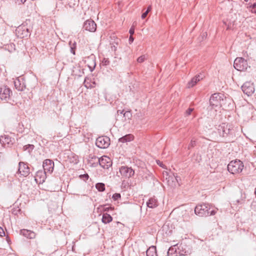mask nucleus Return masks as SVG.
<instances>
[{"label": "nucleus", "instance_id": "f257e3e1", "mask_svg": "<svg viewBox=\"0 0 256 256\" xmlns=\"http://www.w3.org/2000/svg\"><path fill=\"white\" fill-rule=\"evenodd\" d=\"M218 210V208L216 210L213 208L212 206L208 204H203L196 206L194 212L200 216H208L214 215Z\"/></svg>", "mask_w": 256, "mask_h": 256}, {"label": "nucleus", "instance_id": "f03ea898", "mask_svg": "<svg viewBox=\"0 0 256 256\" xmlns=\"http://www.w3.org/2000/svg\"><path fill=\"white\" fill-rule=\"evenodd\" d=\"M226 98L223 94L216 93L210 98V105L213 108H220L224 104Z\"/></svg>", "mask_w": 256, "mask_h": 256}, {"label": "nucleus", "instance_id": "7ed1b4c3", "mask_svg": "<svg viewBox=\"0 0 256 256\" xmlns=\"http://www.w3.org/2000/svg\"><path fill=\"white\" fill-rule=\"evenodd\" d=\"M243 168V163L240 160H232L228 165V170L232 174L241 172Z\"/></svg>", "mask_w": 256, "mask_h": 256}, {"label": "nucleus", "instance_id": "20e7f679", "mask_svg": "<svg viewBox=\"0 0 256 256\" xmlns=\"http://www.w3.org/2000/svg\"><path fill=\"white\" fill-rule=\"evenodd\" d=\"M234 66L238 70L244 71L247 69L248 64L244 58H237L234 61Z\"/></svg>", "mask_w": 256, "mask_h": 256}, {"label": "nucleus", "instance_id": "39448f33", "mask_svg": "<svg viewBox=\"0 0 256 256\" xmlns=\"http://www.w3.org/2000/svg\"><path fill=\"white\" fill-rule=\"evenodd\" d=\"M12 92L7 86H3L0 88V98L6 102L10 99Z\"/></svg>", "mask_w": 256, "mask_h": 256}, {"label": "nucleus", "instance_id": "423d86ee", "mask_svg": "<svg viewBox=\"0 0 256 256\" xmlns=\"http://www.w3.org/2000/svg\"><path fill=\"white\" fill-rule=\"evenodd\" d=\"M120 172L124 178H129L134 174V171L131 168L122 166L120 168Z\"/></svg>", "mask_w": 256, "mask_h": 256}, {"label": "nucleus", "instance_id": "0eeeda50", "mask_svg": "<svg viewBox=\"0 0 256 256\" xmlns=\"http://www.w3.org/2000/svg\"><path fill=\"white\" fill-rule=\"evenodd\" d=\"M241 88L244 93L248 96L251 95L254 91L253 84L250 82H246L244 83Z\"/></svg>", "mask_w": 256, "mask_h": 256}, {"label": "nucleus", "instance_id": "6e6552de", "mask_svg": "<svg viewBox=\"0 0 256 256\" xmlns=\"http://www.w3.org/2000/svg\"><path fill=\"white\" fill-rule=\"evenodd\" d=\"M18 172L21 176L26 177L30 174V168L27 164L24 162H20Z\"/></svg>", "mask_w": 256, "mask_h": 256}, {"label": "nucleus", "instance_id": "1a4fd4ad", "mask_svg": "<svg viewBox=\"0 0 256 256\" xmlns=\"http://www.w3.org/2000/svg\"><path fill=\"white\" fill-rule=\"evenodd\" d=\"M83 28L90 32H94L96 30V24L93 20H88L84 22Z\"/></svg>", "mask_w": 256, "mask_h": 256}, {"label": "nucleus", "instance_id": "9d476101", "mask_svg": "<svg viewBox=\"0 0 256 256\" xmlns=\"http://www.w3.org/2000/svg\"><path fill=\"white\" fill-rule=\"evenodd\" d=\"M54 167V162L49 159H47L44 160L43 162V168L45 174L50 173L52 172Z\"/></svg>", "mask_w": 256, "mask_h": 256}, {"label": "nucleus", "instance_id": "9b49d317", "mask_svg": "<svg viewBox=\"0 0 256 256\" xmlns=\"http://www.w3.org/2000/svg\"><path fill=\"white\" fill-rule=\"evenodd\" d=\"M16 31L18 36L20 38L27 36L29 33L28 28L24 25L18 26Z\"/></svg>", "mask_w": 256, "mask_h": 256}, {"label": "nucleus", "instance_id": "f8f14e48", "mask_svg": "<svg viewBox=\"0 0 256 256\" xmlns=\"http://www.w3.org/2000/svg\"><path fill=\"white\" fill-rule=\"evenodd\" d=\"M184 254L183 253L180 252L177 244L170 247L167 252V256H180Z\"/></svg>", "mask_w": 256, "mask_h": 256}, {"label": "nucleus", "instance_id": "ddd939ff", "mask_svg": "<svg viewBox=\"0 0 256 256\" xmlns=\"http://www.w3.org/2000/svg\"><path fill=\"white\" fill-rule=\"evenodd\" d=\"M100 165L104 168H108L112 165L110 158L106 156H103L98 158Z\"/></svg>", "mask_w": 256, "mask_h": 256}, {"label": "nucleus", "instance_id": "4468645a", "mask_svg": "<svg viewBox=\"0 0 256 256\" xmlns=\"http://www.w3.org/2000/svg\"><path fill=\"white\" fill-rule=\"evenodd\" d=\"M14 86L19 91H22L26 88V86L23 82L22 78H18L14 82Z\"/></svg>", "mask_w": 256, "mask_h": 256}, {"label": "nucleus", "instance_id": "2eb2a0df", "mask_svg": "<svg viewBox=\"0 0 256 256\" xmlns=\"http://www.w3.org/2000/svg\"><path fill=\"white\" fill-rule=\"evenodd\" d=\"M204 76L202 74L196 75L194 77L188 84V88H192L199 81L202 80Z\"/></svg>", "mask_w": 256, "mask_h": 256}, {"label": "nucleus", "instance_id": "dca6fc26", "mask_svg": "<svg viewBox=\"0 0 256 256\" xmlns=\"http://www.w3.org/2000/svg\"><path fill=\"white\" fill-rule=\"evenodd\" d=\"M20 234L30 239L35 238L36 236L34 232L25 229L20 230Z\"/></svg>", "mask_w": 256, "mask_h": 256}, {"label": "nucleus", "instance_id": "f3484780", "mask_svg": "<svg viewBox=\"0 0 256 256\" xmlns=\"http://www.w3.org/2000/svg\"><path fill=\"white\" fill-rule=\"evenodd\" d=\"M95 144H110V138L106 136H100L96 138Z\"/></svg>", "mask_w": 256, "mask_h": 256}, {"label": "nucleus", "instance_id": "a211bd4d", "mask_svg": "<svg viewBox=\"0 0 256 256\" xmlns=\"http://www.w3.org/2000/svg\"><path fill=\"white\" fill-rule=\"evenodd\" d=\"M68 160L70 163L76 164L78 162V156L72 152H70L68 155Z\"/></svg>", "mask_w": 256, "mask_h": 256}, {"label": "nucleus", "instance_id": "6ab92c4d", "mask_svg": "<svg viewBox=\"0 0 256 256\" xmlns=\"http://www.w3.org/2000/svg\"><path fill=\"white\" fill-rule=\"evenodd\" d=\"M146 206L150 208H154L158 206V202L154 198H152L146 202Z\"/></svg>", "mask_w": 256, "mask_h": 256}, {"label": "nucleus", "instance_id": "aec40b11", "mask_svg": "<svg viewBox=\"0 0 256 256\" xmlns=\"http://www.w3.org/2000/svg\"><path fill=\"white\" fill-rule=\"evenodd\" d=\"M88 59L92 60L91 63L88 64V66L90 70V71L92 72L96 66V63L95 62V56L94 54H92L88 58Z\"/></svg>", "mask_w": 256, "mask_h": 256}, {"label": "nucleus", "instance_id": "412c9836", "mask_svg": "<svg viewBox=\"0 0 256 256\" xmlns=\"http://www.w3.org/2000/svg\"><path fill=\"white\" fill-rule=\"evenodd\" d=\"M134 138V136L132 134H126L123 137L119 138L118 140L120 142L122 143L130 142L133 140Z\"/></svg>", "mask_w": 256, "mask_h": 256}, {"label": "nucleus", "instance_id": "4be33fe9", "mask_svg": "<svg viewBox=\"0 0 256 256\" xmlns=\"http://www.w3.org/2000/svg\"><path fill=\"white\" fill-rule=\"evenodd\" d=\"M220 128L222 129V132H220V134H222L223 136H227L230 133L231 130L228 124H222V126H220Z\"/></svg>", "mask_w": 256, "mask_h": 256}, {"label": "nucleus", "instance_id": "5701e85b", "mask_svg": "<svg viewBox=\"0 0 256 256\" xmlns=\"http://www.w3.org/2000/svg\"><path fill=\"white\" fill-rule=\"evenodd\" d=\"M0 144H10L12 142V138L8 135L2 136L0 138Z\"/></svg>", "mask_w": 256, "mask_h": 256}, {"label": "nucleus", "instance_id": "b1692460", "mask_svg": "<svg viewBox=\"0 0 256 256\" xmlns=\"http://www.w3.org/2000/svg\"><path fill=\"white\" fill-rule=\"evenodd\" d=\"M102 222L105 224H108L112 220V218L110 214L107 213H104L102 214Z\"/></svg>", "mask_w": 256, "mask_h": 256}, {"label": "nucleus", "instance_id": "393cba45", "mask_svg": "<svg viewBox=\"0 0 256 256\" xmlns=\"http://www.w3.org/2000/svg\"><path fill=\"white\" fill-rule=\"evenodd\" d=\"M147 256H158L156 251V247L152 246L150 247L146 250Z\"/></svg>", "mask_w": 256, "mask_h": 256}, {"label": "nucleus", "instance_id": "a878e982", "mask_svg": "<svg viewBox=\"0 0 256 256\" xmlns=\"http://www.w3.org/2000/svg\"><path fill=\"white\" fill-rule=\"evenodd\" d=\"M69 44L70 47V52L74 55L76 54V42H72V41H70Z\"/></svg>", "mask_w": 256, "mask_h": 256}, {"label": "nucleus", "instance_id": "bb28decb", "mask_svg": "<svg viewBox=\"0 0 256 256\" xmlns=\"http://www.w3.org/2000/svg\"><path fill=\"white\" fill-rule=\"evenodd\" d=\"M96 188L100 192H103L105 190V185L103 183H98L96 185Z\"/></svg>", "mask_w": 256, "mask_h": 256}, {"label": "nucleus", "instance_id": "cd10ccee", "mask_svg": "<svg viewBox=\"0 0 256 256\" xmlns=\"http://www.w3.org/2000/svg\"><path fill=\"white\" fill-rule=\"evenodd\" d=\"M14 44H10L6 46V48L10 52H12L14 48Z\"/></svg>", "mask_w": 256, "mask_h": 256}, {"label": "nucleus", "instance_id": "c85d7f7f", "mask_svg": "<svg viewBox=\"0 0 256 256\" xmlns=\"http://www.w3.org/2000/svg\"><path fill=\"white\" fill-rule=\"evenodd\" d=\"M110 62L108 58H104L101 62L100 64L103 66H106L110 64Z\"/></svg>", "mask_w": 256, "mask_h": 256}, {"label": "nucleus", "instance_id": "c756f323", "mask_svg": "<svg viewBox=\"0 0 256 256\" xmlns=\"http://www.w3.org/2000/svg\"><path fill=\"white\" fill-rule=\"evenodd\" d=\"M124 116L126 118H128V119H130L132 117V114L130 113V112L126 111L124 112Z\"/></svg>", "mask_w": 256, "mask_h": 256}, {"label": "nucleus", "instance_id": "7c9ffc66", "mask_svg": "<svg viewBox=\"0 0 256 256\" xmlns=\"http://www.w3.org/2000/svg\"><path fill=\"white\" fill-rule=\"evenodd\" d=\"M120 198V194L118 193H116L112 196V198L114 200H117Z\"/></svg>", "mask_w": 256, "mask_h": 256}, {"label": "nucleus", "instance_id": "2f4dec72", "mask_svg": "<svg viewBox=\"0 0 256 256\" xmlns=\"http://www.w3.org/2000/svg\"><path fill=\"white\" fill-rule=\"evenodd\" d=\"M144 60H145V56H142L138 58L137 62L139 63H142L144 61Z\"/></svg>", "mask_w": 256, "mask_h": 256}, {"label": "nucleus", "instance_id": "473e14b6", "mask_svg": "<svg viewBox=\"0 0 256 256\" xmlns=\"http://www.w3.org/2000/svg\"><path fill=\"white\" fill-rule=\"evenodd\" d=\"M80 177L84 180L86 181L88 180L89 176L88 174H84L80 175Z\"/></svg>", "mask_w": 256, "mask_h": 256}, {"label": "nucleus", "instance_id": "72a5a7b5", "mask_svg": "<svg viewBox=\"0 0 256 256\" xmlns=\"http://www.w3.org/2000/svg\"><path fill=\"white\" fill-rule=\"evenodd\" d=\"M204 138H200L197 141L194 140L193 139L192 140V142H197V143H205L204 142H202L201 140H204Z\"/></svg>", "mask_w": 256, "mask_h": 256}, {"label": "nucleus", "instance_id": "f704fd0d", "mask_svg": "<svg viewBox=\"0 0 256 256\" xmlns=\"http://www.w3.org/2000/svg\"><path fill=\"white\" fill-rule=\"evenodd\" d=\"M18 4H24L26 0H14Z\"/></svg>", "mask_w": 256, "mask_h": 256}, {"label": "nucleus", "instance_id": "c9c22d12", "mask_svg": "<svg viewBox=\"0 0 256 256\" xmlns=\"http://www.w3.org/2000/svg\"><path fill=\"white\" fill-rule=\"evenodd\" d=\"M156 164L160 166V167L162 168H165L164 165L162 164V162H160V160H156Z\"/></svg>", "mask_w": 256, "mask_h": 256}, {"label": "nucleus", "instance_id": "e433bc0d", "mask_svg": "<svg viewBox=\"0 0 256 256\" xmlns=\"http://www.w3.org/2000/svg\"><path fill=\"white\" fill-rule=\"evenodd\" d=\"M194 110V108H188L186 111V114L188 115V116H189L191 114L192 112Z\"/></svg>", "mask_w": 256, "mask_h": 256}, {"label": "nucleus", "instance_id": "4c0bfd02", "mask_svg": "<svg viewBox=\"0 0 256 256\" xmlns=\"http://www.w3.org/2000/svg\"><path fill=\"white\" fill-rule=\"evenodd\" d=\"M5 236V232L3 228L0 226V236L2 237Z\"/></svg>", "mask_w": 256, "mask_h": 256}, {"label": "nucleus", "instance_id": "58836bf2", "mask_svg": "<svg viewBox=\"0 0 256 256\" xmlns=\"http://www.w3.org/2000/svg\"><path fill=\"white\" fill-rule=\"evenodd\" d=\"M148 13V12H146V11L144 12L142 15V19L145 18H146V16H147Z\"/></svg>", "mask_w": 256, "mask_h": 256}, {"label": "nucleus", "instance_id": "ea45409f", "mask_svg": "<svg viewBox=\"0 0 256 256\" xmlns=\"http://www.w3.org/2000/svg\"><path fill=\"white\" fill-rule=\"evenodd\" d=\"M28 145H25L23 147V149L24 150H26L28 149ZM30 146H32V149H33L34 148V145H28Z\"/></svg>", "mask_w": 256, "mask_h": 256}, {"label": "nucleus", "instance_id": "a19ab883", "mask_svg": "<svg viewBox=\"0 0 256 256\" xmlns=\"http://www.w3.org/2000/svg\"><path fill=\"white\" fill-rule=\"evenodd\" d=\"M99 148H108V145H102V146H101L100 145H96Z\"/></svg>", "mask_w": 256, "mask_h": 256}, {"label": "nucleus", "instance_id": "79ce46f5", "mask_svg": "<svg viewBox=\"0 0 256 256\" xmlns=\"http://www.w3.org/2000/svg\"><path fill=\"white\" fill-rule=\"evenodd\" d=\"M251 7L252 8V9L254 10V12L256 13V2Z\"/></svg>", "mask_w": 256, "mask_h": 256}, {"label": "nucleus", "instance_id": "37998d69", "mask_svg": "<svg viewBox=\"0 0 256 256\" xmlns=\"http://www.w3.org/2000/svg\"><path fill=\"white\" fill-rule=\"evenodd\" d=\"M134 30L132 27L130 28V31H129V32H130V36H132L134 34Z\"/></svg>", "mask_w": 256, "mask_h": 256}, {"label": "nucleus", "instance_id": "c03bdc74", "mask_svg": "<svg viewBox=\"0 0 256 256\" xmlns=\"http://www.w3.org/2000/svg\"><path fill=\"white\" fill-rule=\"evenodd\" d=\"M152 10V6H149L148 8V9L147 10H146V12H149Z\"/></svg>", "mask_w": 256, "mask_h": 256}, {"label": "nucleus", "instance_id": "a18cd8bd", "mask_svg": "<svg viewBox=\"0 0 256 256\" xmlns=\"http://www.w3.org/2000/svg\"><path fill=\"white\" fill-rule=\"evenodd\" d=\"M124 110H118V112H117L118 114H124Z\"/></svg>", "mask_w": 256, "mask_h": 256}, {"label": "nucleus", "instance_id": "49530a36", "mask_svg": "<svg viewBox=\"0 0 256 256\" xmlns=\"http://www.w3.org/2000/svg\"><path fill=\"white\" fill-rule=\"evenodd\" d=\"M129 41L132 42L134 41V38L132 36H130V37L129 38Z\"/></svg>", "mask_w": 256, "mask_h": 256}, {"label": "nucleus", "instance_id": "de8ad7c7", "mask_svg": "<svg viewBox=\"0 0 256 256\" xmlns=\"http://www.w3.org/2000/svg\"><path fill=\"white\" fill-rule=\"evenodd\" d=\"M108 208L105 209V210H108L109 208Z\"/></svg>", "mask_w": 256, "mask_h": 256}, {"label": "nucleus", "instance_id": "09e8293b", "mask_svg": "<svg viewBox=\"0 0 256 256\" xmlns=\"http://www.w3.org/2000/svg\"><path fill=\"white\" fill-rule=\"evenodd\" d=\"M254 194L256 195V188H255V190H254Z\"/></svg>", "mask_w": 256, "mask_h": 256}, {"label": "nucleus", "instance_id": "8fccbe9b", "mask_svg": "<svg viewBox=\"0 0 256 256\" xmlns=\"http://www.w3.org/2000/svg\"><path fill=\"white\" fill-rule=\"evenodd\" d=\"M246 2H248V0H244Z\"/></svg>", "mask_w": 256, "mask_h": 256}, {"label": "nucleus", "instance_id": "3c124183", "mask_svg": "<svg viewBox=\"0 0 256 256\" xmlns=\"http://www.w3.org/2000/svg\"><path fill=\"white\" fill-rule=\"evenodd\" d=\"M86 78H85L84 83L86 82Z\"/></svg>", "mask_w": 256, "mask_h": 256}]
</instances>
